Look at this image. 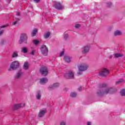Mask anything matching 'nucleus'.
Masks as SVG:
<instances>
[{"instance_id": "obj_1", "label": "nucleus", "mask_w": 125, "mask_h": 125, "mask_svg": "<svg viewBox=\"0 0 125 125\" xmlns=\"http://www.w3.org/2000/svg\"><path fill=\"white\" fill-rule=\"evenodd\" d=\"M106 86V84H104L102 85V87L103 88L102 89V91H99L98 92V94H108V93H111L112 91V89L110 88H106L105 87Z\"/></svg>"}, {"instance_id": "obj_2", "label": "nucleus", "mask_w": 125, "mask_h": 125, "mask_svg": "<svg viewBox=\"0 0 125 125\" xmlns=\"http://www.w3.org/2000/svg\"><path fill=\"white\" fill-rule=\"evenodd\" d=\"M19 65L20 63L18 61H14L11 63L8 70L10 71L11 70H16L19 68Z\"/></svg>"}, {"instance_id": "obj_3", "label": "nucleus", "mask_w": 125, "mask_h": 125, "mask_svg": "<svg viewBox=\"0 0 125 125\" xmlns=\"http://www.w3.org/2000/svg\"><path fill=\"white\" fill-rule=\"evenodd\" d=\"M27 40H28V37H27V34L25 33H22L21 35L20 39L19 41V43L21 44L24 42V43H27Z\"/></svg>"}, {"instance_id": "obj_4", "label": "nucleus", "mask_w": 125, "mask_h": 125, "mask_svg": "<svg viewBox=\"0 0 125 125\" xmlns=\"http://www.w3.org/2000/svg\"><path fill=\"white\" fill-rule=\"evenodd\" d=\"M41 51L44 56H47V53H48V49L46 45H42L41 47Z\"/></svg>"}, {"instance_id": "obj_5", "label": "nucleus", "mask_w": 125, "mask_h": 125, "mask_svg": "<svg viewBox=\"0 0 125 125\" xmlns=\"http://www.w3.org/2000/svg\"><path fill=\"white\" fill-rule=\"evenodd\" d=\"M110 71L107 68H103L100 72L99 75L100 76H102V77H107Z\"/></svg>"}, {"instance_id": "obj_6", "label": "nucleus", "mask_w": 125, "mask_h": 125, "mask_svg": "<svg viewBox=\"0 0 125 125\" xmlns=\"http://www.w3.org/2000/svg\"><path fill=\"white\" fill-rule=\"evenodd\" d=\"M78 68L80 72H83L87 70V68H88V65L85 63H82L78 66Z\"/></svg>"}, {"instance_id": "obj_7", "label": "nucleus", "mask_w": 125, "mask_h": 125, "mask_svg": "<svg viewBox=\"0 0 125 125\" xmlns=\"http://www.w3.org/2000/svg\"><path fill=\"white\" fill-rule=\"evenodd\" d=\"M89 45H86L82 48V53L83 54H87L89 52Z\"/></svg>"}, {"instance_id": "obj_8", "label": "nucleus", "mask_w": 125, "mask_h": 125, "mask_svg": "<svg viewBox=\"0 0 125 125\" xmlns=\"http://www.w3.org/2000/svg\"><path fill=\"white\" fill-rule=\"evenodd\" d=\"M40 71L41 74L43 76H46V75L48 74V69H47V67L45 66L42 67Z\"/></svg>"}, {"instance_id": "obj_9", "label": "nucleus", "mask_w": 125, "mask_h": 125, "mask_svg": "<svg viewBox=\"0 0 125 125\" xmlns=\"http://www.w3.org/2000/svg\"><path fill=\"white\" fill-rule=\"evenodd\" d=\"M64 77L66 78V79H73L74 72L72 71H69L64 74Z\"/></svg>"}, {"instance_id": "obj_10", "label": "nucleus", "mask_w": 125, "mask_h": 125, "mask_svg": "<svg viewBox=\"0 0 125 125\" xmlns=\"http://www.w3.org/2000/svg\"><path fill=\"white\" fill-rule=\"evenodd\" d=\"M54 7L58 10H60L63 8V6L61 5V3L59 2H55L54 4Z\"/></svg>"}, {"instance_id": "obj_11", "label": "nucleus", "mask_w": 125, "mask_h": 125, "mask_svg": "<svg viewBox=\"0 0 125 125\" xmlns=\"http://www.w3.org/2000/svg\"><path fill=\"white\" fill-rule=\"evenodd\" d=\"M25 106V104L22 103L21 104H14L13 105V109H18V108H22Z\"/></svg>"}, {"instance_id": "obj_12", "label": "nucleus", "mask_w": 125, "mask_h": 125, "mask_svg": "<svg viewBox=\"0 0 125 125\" xmlns=\"http://www.w3.org/2000/svg\"><path fill=\"white\" fill-rule=\"evenodd\" d=\"M22 76H23V72H22V71L20 70L17 73L16 78V79H20Z\"/></svg>"}, {"instance_id": "obj_13", "label": "nucleus", "mask_w": 125, "mask_h": 125, "mask_svg": "<svg viewBox=\"0 0 125 125\" xmlns=\"http://www.w3.org/2000/svg\"><path fill=\"white\" fill-rule=\"evenodd\" d=\"M45 113H46V110H42L39 113L38 116L40 118H42V117H43V116H44V114H45Z\"/></svg>"}, {"instance_id": "obj_14", "label": "nucleus", "mask_w": 125, "mask_h": 125, "mask_svg": "<svg viewBox=\"0 0 125 125\" xmlns=\"http://www.w3.org/2000/svg\"><path fill=\"white\" fill-rule=\"evenodd\" d=\"M48 81V80H47V78H42L40 79V83H41V84H44V83H47Z\"/></svg>"}, {"instance_id": "obj_15", "label": "nucleus", "mask_w": 125, "mask_h": 125, "mask_svg": "<svg viewBox=\"0 0 125 125\" xmlns=\"http://www.w3.org/2000/svg\"><path fill=\"white\" fill-rule=\"evenodd\" d=\"M29 62H25L23 66L24 70H28V69H29Z\"/></svg>"}, {"instance_id": "obj_16", "label": "nucleus", "mask_w": 125, "mask_h": 125, "mask_svg": "<svg viewBox=\"0 0 125 125\" xmlns=\"http://www.w3.org/2000/svg\"><path fill=\"white\" fill-rule=\"evenodd\" d=\"M114 36H122L123 35V32L120 30H116L114 32Z\"/></svg>"}, {"instance_id": "obj_17", "label": "nucleus", "mask_w": 125, "mask_h": 125, "mask_svg": "<svg viewBox=\"0 0 125 125\" xmlns=\"http://www.w3.org/2000/svg\"><path fill=\"white\" fill-rule=\"evenodd\" d=\"M72 58L69 56H65L64 57V60L66 62H67L68 63H70L71 62V60Z\"/></svg>"}, {"instance_id": "obj_18", "label": "nucleus", "mask_w": 125, "mask_h": 125, "mask_svg": "<svg viewBox=\"0 0 125 125\" xmlns=\"http://www.w3.org/2000/svg\"><path fill=\"white\" fill-rule=\"evenodd\" d=\"M21 52H22V53H27V52H28V48L26 47H23L21 48Z\"/></svg>"}, {"instance_id": "obj_19", "label": "nucleus", "mask_w": 125, "mask_h": 125, "mask_svg": "<svg viewBox=\"0 0 125 125\" xmlns=\"http://www.w3.org/2000/svg\"><path fill=\"white\" fill-rule=\"evenodd\" d=\"M37 33H38V30H37V29H34L32 32V36L35 37V36L37 35Z\"/></svg>"}, {"instance_id": "obj_20", "label": "nucleus", "mask_w": 125, "mask_h": 125, "mask_svg": "<svg viewBox=\"0 0 125 125\" xmlns=\"http://www.w3.org/2000/svg\"><path fill=\"white\" fill-rule=\"evenodd\" d=\"M17 56H18V52L16 51L13 52L12 57L15 58V57H17Z\"/></svg>"}, {"instance_id": "obj_21", "label": "nucleus", "mask_w": 125, "mask_h": 125, "mask_svg": "<svg viewBox=\"0 0 125 125\" xmlns=\"http://www.w3.org/2000/svg\"><path fill=\"white\" fill-rule=\"evenodd\" d=\"M120 94L121 96H125V89H122L121 90Z\"/></svg>"}, {"instance_id": "obj_22", "label": "nucleus", "mask_w": 125, "mask_h": 125, "mask_svg": "<svg viewBox=\"0 0 125 125\" xmlns=\"http://www.w3.org/2000/svg\"><path fill=\"white\" fill-rule=\"evenodd\" d=\"M64 38H63V39H64V40H65V41L66 40H67L68 39V38H69V34H68V33H67L66 32H65L64 33Z\"/></svg>"}, {"instance_id": "obj_23", "label": "nucleus", "mask_w": 125, "mask_h": 125, "mask_svg": "<svg viewBox=\"0 0 125 125\" xmlns=\"http://www.w3.org/2000/svg\"><path fill=\"white\" fill-rule=\"evenodd\" d=\"M33 42L35 45H38L39 43H40V41L37 40H34L33 41Z\"/></svg>"}, {"instance_id": "obj_24", "label": "nucleus", "mask_w": 125, "mask_h": 125, "mask_svg": "<svg viewBox=\"0 0 125 125\" xmlns=\"http://www.w3.org/2000/svg\"><path fill=\"white\" fill-rule=\"evenodd\" d=\"M5 25L2 26L0 27V36H1L3 34V29H1L2 28H4Z\"/></svg>"}, {"instance_id": "obj_25", "label": "nucleus", "mask_w": 125, "mask_h": 125, "mask_svg": "<svg viewBox=\"0 0 125 125\" xmlns=\"http://www.w3.org/2000/svg\"><path fill=\"white\" fill-rule=\"evenodd\" d=\"M114 57H116V58H118L119 57H122V56H123L122 54H114Z\"/></svg>"}, {"instance_id": "obj_26", "label": "nucleus", "mask_w": 125, "mask_h": 125, "mask_svg": "<svg viewBox=\"0 0 125 125\" xmlns=\"http://www.w3.org/2000/svg\"><path fill=\"white\" fill-rule=\"evenodd\" d=\"M60 84L59 83H55L53 84L52 87V88H54L55 87H58V86H59Z\"/></svg>"}, {"instance_id": "obj_27", "label": "nucleus", "mask_w": 125, "mask_h": 125, "mask_svg": "<svg viewBox=\"0 0 125 125\" xmlns=\"http://www.w3.org/2000/svg\"><path fill=\"white\" fill-rule=\"evenodd\" d=\"M44 38L45 39H48V38H49V36H50V33L47 32L44 34Z\"/></svg>"}, {"instance_id": "obj_28", "label": "nucleus", "mask_w": 125, "mask_h": 125, "mask_svg": "<svg viewBox=\"0 0 125 125\" xmlns=\"http://www.w3.org/2000/svg\"><path fill=\"white\" fill-rule=\"evenodd\" d=\"M31 51L30 52V54H31L32 55H34L35 54V52H36V50L33 49V47H31Z\"/></svg>"}, {"instance_id": "obj_29", "label": "nucleus", "mask_w": 125, "mask_h": 125, "mask_svg": "<svg viewBox=\"0 0 125 125\" xmlns=\"http://www.w3.org/2000/svg\"><path fill=\"white\" fill-rule=\"evenodd\" d=\"M42 96H41V92H39L38 94L36 95V98L37 99H41V97Z\"/></svg>"}, {"instance_id": "obj_30", "label": "nucleus", "mask_w": 125, "mask_h": 125, "mask_svg": "<svg viewBox=\"0 0 125 125\" xmlns=\"http://www.w3.org/2000/svg\"><path fill=\"white\" fill-rule=\"evenodd\" d=\"M70 96L71 97H76V96H77V93L75 92H72L70 94Z\"/></svg>"}, {"instance_id": "obj_31", "label": "nucleus", "mask_w": 125, "mask_h": 125, "mask_svg": "<svg viewBox=\"0 0 125 125\" xmlns=\"http://www.w3.org/2000/svg\"><path fill=\"white\" fill-rule=\"evenodd\" d=\"M60 125H66V122L64 121H62Z\"/></svg>"}, {"instance_id": "obj_32", "label": "nucleus", "mask_w": 125, "mask_h": 125, "mask_svg": "<svg viewBox=\"0 0 125 125\" xmlns=\"http://www.w3.org/2000/svg\"><path fill=\"white\" fill-rule=\"evenodd\" d=\"M64 55V51H62L60 54V56L62 57V56H63Z\"/></svg>"}, {"instance_id": "obj_33", "label": "nucleus", "mask_w": 125, "mask_h": 125, "mask_svg": "<svg viewBox=\"0 0 125 125\" xmlns=\"http://www.w3.org/2000/svg\"><path fill=\"white\" fill-rule=\"evenodd\" d=\"M75 27L76 28H80V27H81V25H80V24H77L75 25Z\"/></svg>"}, {"instance_id": "obj_34", "label": "nucleus", "mask_w": 125, "mask_h": 125, "mask_svg": "<svg viewBox=\"0 0 125 125\" xmlns=\"http://www.w3.org/2000/svg\"><path fill=\"white\" fill-rule=\"evenodd\" d=\"M87 125H92V123L91 122H87Z\"/></svg>"}, {"instance_id": "obj_35", "label": "nucleus", "mask_w": 125, "mask_h": 125, "mask_svg": "<svg viewBox=\"0 0 125 125\" xmlns=\"http://www.w3.org/2000/svg\"><path fill=\"white\" fill-rule=\"evenodd\" d=\"M17 24V21H14L13 23H12V25H16Z\"/></svg>"}, {"instance_id": "obj_36", "label": "nucleus", "mask_w": 125, "mask_h": 125, "mask_svg": "<svg viewBox=\"0 0 125 125\" xmlns=\"http://www.w3.org/2000/svg\"><path fill=\"white\" fill-rule=\"evenodd\" d=\"M35 1V2H40L41 1V0H33Z\"/></svg>"}, {"instance_id": "obj_37", "label": "nucleus", "mask_w": 125, "mask_h": 125, "mask_svg": "<svg viewBox=\"0 0 125 125\" xmlns=\"http://www.w3.org/2000/svg\"><path fill=\"white\" fill-rule=\"evenodd\" d=\"M123 83V81H117V82H116V83Z\"/></svg>"}, {"instance_id": "obj_38", "label": "nucleus", "mask_w": 125, "mask_h": 125, "mask_svg": "<svg viewBox=\"0 0 125 125\" xmlns=\"http://www.w3.org/2000/svg\"><path fill=\"white\" fill-rule=\"evenodd\" d=\"M17 16H19V15H20V12H17Z\"/></svg>"}, {"instance_id": "obj_39", "label": "nucleus", "mask_w": 125, "mask_h": 125, "mask_svg": "<svg viewBox=\"0 0 125 125\" xmlns=\"http://www.w3.org/2000/svg\"><path fill=\"white\" fill-rule=\"evenodd\" d=\"M78 89H79V90L80 91H81V90H82V87H79L78 88Z\"/></svg>"}, {"instance_id": "obj_40", "label": "nucleus", "mask_w": 125, "mask_h": 125, "mask_svg": "<svg viewBox=\"0 0 125 125\" xmlns=\"http://www.w3.org/2000/svg\"><path fill=\"white\" fill-rule=\"evenodd\" d=\"M7 1H8V2H10V1H11V0H7Z\"/></svg>"}, {"instance_id": "obj_41", "label": "nucleus", "mask_w": 125, "mask_h": 125, "mask_svg": "<svg viewBox=\"0 0 125 125\" xmlns=\"http://www.w3.org/2000/svg\"><path fill=\"white\" fill-rule=\"evenodd\" d=\"M110 58H112V56H110Z\"/></svg>"}]
</instances>
